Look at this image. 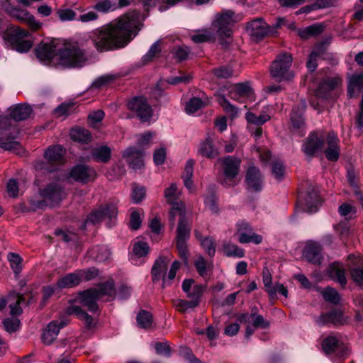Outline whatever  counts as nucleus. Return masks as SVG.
<instances>
[{
	"instance_id": "680f3d73",
	"label": "nucleus",
	"mask_w": 363,
	"mask_h": 363,
	"mask_svg": "<svg viewBox=\"0 0 363 363\" xmlns=\"http://www.w3.org/2000/svg\"><path fill=\"white\" fill-rule=\"evenodd\" d=\"M252 325L255 328L265 329L269 328V322L265 320L262 315L252 313Z\"/></svg>"
},
{
	"instance_id": "603ef678",
	"label": "nucleus",
	"mask_w": 363,
	"mask_h": 363,
	"mask_svg": "<svg viewBox=\"0 0 363 363\" xmlns=\"http://www.w3.org/2000/svg\"><path fill=\"white\" fill-rule=\"evenodd\" d=\"M171 52L177 62H182L188 58L190 49L186 45H179L174 47Z\"/></svg>"
},
{
	"instance_id": "c03bdc74",
	"label": "nucleus",
	"mask_w": 363,
	"mask_h": 363,
	"mask_svg": "<svg viewBox=\"0 0 363 363\" xmlns=\"http://www.w3.org/2000/svg\"><path fill=\"white\" fill-rule=\"evenodd\" d=\"M340 347V341L335 336H328L323 340L322 343L323 350L328 354L336 352Z\"/></svg>"
},
{
	"instance_id": "f8f14e48",
	"label": "nucleus",
	"mask_w": 363,
	"mask_h": 363,
	"mask_svg": "<svg viewBox=\"0 0 363 363\" xmlns=\"http://www.w3.org/2000/svg\"><path fill=\"white\" fill-rule=\"evenodd\" d=\"M118 209L115 205L108 204L104 206L93 210L88 216L85 224L91 223L92 224L99 223L104 218H108L110 220L116 218Z\"/></svg>"
},
{
	"instance_id": "864d4df0",
	"label": "nucleus",
	"mask_w": 363,
	"mask_h": 363,
	"mask_svg": "<svg viewBox=\"0 0 363 363\" xmlns=\"http://www.w3.org/2000/svg\"><path fill=\"white\" fill-rule=\"evenodd\" d=\"M245 118L248 123L255 125H262L270 119V116L268 114H261L257 116L252 112H247Z\"/></svg>"
},
{
	"instance_id": "6e6d98bb",
	"label": "nucleus",
	"mask_w": 363,
	"mask_h": 363,
	"mask_svg": "<svg viewBox=\"0 0 363 363\" xmlns=\"http://www.w3.org/2000/svg\"><path fill=\"white\" fill-rule=\"evenodd\" d=\"M194 266L201 277L206 278L208 276V270L210 268V265L202 256H199L197 258L194 262Z\"/></svg>"
},
{
	"instance_id": "ddd939ff",
	"label": "nucleus",
	"mask_w": 363,
	"mask_h": 363,
	"mask_svg": "<svg viewBox=\"0 0 363 363\" xmlns=\"http://www.w3.org/2000/svg\"><path fill=\"white\" fill-rule=\"evenodd\" d=\"M96 173L94 168L86 164H77L73 167L69 172V177L75 182L86 184L94 181Z\"/></svg>"
},
{
	"instance_id": "f03ea898",
	"label": "nucleus",
	"mask_w": 363,
	"mask_h": 363,
	"mask_svg": "<svg viewBox=\"0 0 363 363\" xmlns=\"http://www.w3.org/2000/svg\"><path fill=\"white\" fill-rule=\"evenodd\" d=\"M130 24H107L89 33L95 48L99 52L125 47L131 39Z\"/></svg>"
},
{
	"instance_id": "0e129e2a",
	"label": "nucleus",
	"mask_w": 363,
	"mask_h": 363,
	"mask_svg": "<svg viewBox=\"0 0 363 363\" xmlns=\"http://www.w3.org/2000/svg\"><path fill=\"white\" fill-rule=\"evenodd\" d=\"M29 211H36L38 210H44L50 206L49 203L45 199H30L29 201Z\"/></svg>"
},
{
	"instance_id": "69168bd1",
	"label": "nucleus",
	"mask_w": 363,
	"mask_h": 363,
	"mask_svg": "<svg viewBox=\"0 0 363 363\" xmlns=\"http://www.w3.org/2000/svg\"><path fill=\"white\" fill-rule=\"evenodd\" d=\"M116 79L115 75L113 74H106L98 77L93 83L92 86L95 88H100L101 86H106L109 84L111 82L113 81Z\"/></svg>"
},
{
	"instance_id": "13d9d810",
	"label": "nucleus",
	"mask_w": 363,
	"mask_h": 363,
	"mask_svg": "<svg viewBox=\"0 0 363 363\" xmlns=\"http://www.w3.org/2000/svg\"><path fill=\"white\" fill-rule=\"evenodd\" d=\"M8 259L14 273L16 274L20 273L22 269L21 257L18 254L10 252L8 254Z\"/></svg>"
},
{
	"instance_id": "f3484780",
	"label": "nucleus",
	"mask_w": 363,
	"mask_h": 363,
	"mask_svg": "<svg viewBox=\"0 0 363 363\" xmlns=\"http://www.w3.org/2000/svg\"><path fill=\"white\" fill-rule=\"evenodd\" d=\"M321 202L319 190L315 187H309L304 198L303 209L309 213H315L321 205Z\"/></svg>"
},
{
	"instance_id": "de8ad7c7",
	"label": "nucleus",
	"mask_w": 363,
	"mask_h": 363,
	"mask_svg": "<svg viewBox=\"0 0 363 363\" xmlns=\"http://www.w3.org/2000/svg\"><path fill=\"white\" fill-rule=\"evenodd\" d=\"M223 248L227 257L241 258L245 256V250L237 245L225 242L223 244Z\"/></svg>"
},
{
	"instance_id": "423d86ee",
	"label": "nucleus",
	"mask_w": 363,
	"mask_h": 363,
	"mask_svg": "<svg viewBox=\"0 0 363 363\" xmlns=\"http://www.w3.org/2000/svg\"><path fill=\"white\" fill-rule=\"evenodd\" d=\"M293 61L292 55L284 52L278 55L271 65L270 72L272 77L278 82L290 80L294 75L290 71Z\"/></svg>"
},
{
	"instance_id": "2eb2a0df",
	"label": "nucleus",
	"mask_w": 363,
	"mask_h": 363,
	"mask_svg": "<svg viewBox=\"0 0 363 363\" xmlns=\"http://www.w3.org/2000/svg\"><path fill=\"white\" fill-rule=\"evenodd\" d=\"M245 182L248 190L260 191L263 188V176L259 169L255 166H250L246 172Z\"/></svg>"
},
{
	"instance_id": "7ed1b4c3",
	"label": "nucleus",
	"mask_w": 363,
	"mask_h": 363,
	"mask_svg": "<svg viewBox=\"0 0 363 363\" xmlns=\"http://www.w3.org/2000/svg\"><path fill=\"white\" fill-rule=\"evenodd\" d=\"M3 25L0 24V35H3L5 43L18 52H28L33 45L31 33L15 26L5 29Z\"/></svg>"
},
{
	"instance_id": "6e6552de",
	"label": "nucleus",
	"mask_w": 363,
	"mask_h": 363,
	"mask_svg": "<svg viewBox=\"0 0 363 363\" xmlns=\"http://www.w3.org/2000/svg\"><path fill=\"white\" fill-rule=\"evenodd\" d=\"M40 195L49 203L50 207L58 206L65 199L64 188L58 183L53 182L40 190Z\"/></svg>"
},
{
	"instance_id": "09e8293b",
	"label": "nucleus",
	"mask_w": 363,
	"mask_h": 363,
	"mask_svg": "<svg viewBox=\"0 0 363 363\" xmlns=\"http://www.w3.org/2000/svg\"><path fill=\"white\" fill-rule=\"evenodd\" d=\"M91 255L97 262H105L110 258L111 252L106 246H96L91 250Z\"/></svg>"
},
{
	"instance_id": "0eeeda50",
	"label": "nucleus",
	"mask_w": 363,
	"mask_h": 363,
	"mask_svg": "<svg viewBox=\"0 0 363 363\" xmlns=\"http://www.w3.org/2000/svg\"><path fill=\"white\" fill-rule=\"evenodd\" d=\"M179 216V224L177 230V240H188L190 237L191 228L185 218V212L182 207L176 206L169 211V222L172 228L175 224V218Z\"/></svg>"
},
{
	"instance_id": "2f4dec72",
	"label": "nucleus",
	"mask_w": 363,
	"mask_h": 363,
	"mask_svg": "<svg viewBox=\"0 0 363 363\" xmlns=\"http://www.w3.org/2000/svg\"><path fill=\"white\" fill-rule=\"evenodd\" d=\"M6 12L15 20L23 23H36L35 17L26 9L11 6L6 8Z\"/></svg>"
},
{
	"instance_id": "473e14b6",
	"label": "nucleus",
	"mask_w": 363,
	"mask_h": 363,
	"mask_svg": "<svg viewBox=\"0 0 363 363\" xmlns=\"http://www.w3.org/2000/svg\"><path fill=\"white\" fill-rule=\"evenodd\" d=\"M67 313L68 315L75 314L79 320L84 322L87 329H90L94 326V318L78 306L68 307Z\"/></svg>"
},
{
	"instance_id": "aec40b11",
	"label": "nucleus",
	"mask_w": 363,
	"mask_h": 363,
	"mask_svg": "<svg viewBox=\"0 0 363 363\" xmlns=\"http://www.w3.org/2000/svg\"><path fill=\"white\" fill-rule=\"evenodd\" d=\"M97 292L95 288H90L83 291L79 294L80 303L91 313L99 311L97 301L99 299L97 296Z\"/></svg>"
},
{
	"instance_id": "dca6fc26",
	"label": "nucleus",
	"mask_w": 363,
	"mask_h": 363,
	"mask_svg": "<svg viewBox=\"0 0 363 363\" xmlns=\"http://www.w3.org/2000/svg\"><path fill=\"white\" fill-rule=\"evenodd\" d=\"M206 286L203 284H197L192 279H184L182 283V290L186 296L191 301H196L199 305Z\"/></svg>"
},
{
	"instance_id": "4d7b16f0",
	"label": "nucleus",
	"mask_w": 363,
	"mask_h": 363,
	"mask_svg": "<svg viewBox=\"0 0 363 363\" xmlns=\"http://www.w3.org/2000/svg\"><path fill=\"white\" fill-rule=\"evenodd\" d=\"M201 245L207 254L213 257L216 254V242L211 237H205L201 240Z\"/></svg>"
},
{
	"instance_id": "f704fd0d",
	"label": "nucleus",
	"mask_w": 363,
	"mask_h": 363,
	"mask_svg": "<svg viewBox=\"0 0 363 363\" xmlns=\"http://www.w3.org/2000/svg\"><path fill=\"white\" fill-rule=\"evenodd\" d=\"M180 192L178 191L175 184H172L169 187L164 190V196L167 201L173 205L171 209L176 206L182 207L185 211V206L182 202H178L179 199Z\"/></svg>"
},
{
	"instance_id": "9d476101",
	"label": "nucleus",
	"mask_w": 363,
	"mask_h": 363,
	"mask_svg": "<svg viewBox=\"0 0 363 363\" xmlns=\"http://www.w3.org/2000/svg\"><path fill=\"white\" fill-rule=\"evenodd\" d=\"M281 24H247L245 30L255 41H259L268 35H273Z\"/></svg>"
},
{
	"instance_id": "4468645a",
	"label": "nucleus",
	"mask_w": 363,
	"mask_h": 363,
	"mask_svg": "<svg viewBox=\"0 0 363 363\" xmlns=\"http://www.w3.org/2000/svg\"><path fill=\"white\" fill-rule=\"evenodd\" d=\"M342 83L340 77H328L323 79L315 90L316 97L328 99L332 96V92Z\"/></svg>"
},
{
	"instance_id": "a18cd8bd",
	"label": "nucleus",
	"mask_w": 363,
	"mask_h": 363,
	"mask_svg": "<svg viewBox=\"0 0 363 363\" xmlns=\"http://www.w3.org/2000/svg\"><path fill=\"white\" fill-rule=\"evenodd\" d=\"M363 89V74H354L352 75L349 81L347 87V93L350 97H352L355 91L357 90L360 91Z\"/></svg>"
},
{
	"instance_id": "cd10ccee",
	"label": "nucleus",
	"mask_w": 363,
	"mask_h": 363,
	"mask_svg": "<svg viewBox=\"0 0 363 363\" xmlns=\"http://www.w3.org/2000/svg\"><path fill=\"white\" fill-rule=\"evenodd\" d=\"M319 325L326 324L342 325L344 323L342 313L339 310H333L328 313L322 314L317 320Z\"/></svg>"
},
{
	"instance_id": "f257e3e1",
	"label": "nucleus",
	"mask_w": 363,
	"mask_h": 363,
	"mask_svg": "<svg viewBox=\"0 0 363 363\" xmlns=\"http://www.w3.org/2000/svg\"><path fill=\"white\" fill-rule=\"evenodd\" d=\"M35 55L42 62H50L55 60L64 67H82L87 60L86 52L77 42H66L57 49L54 41L42 42L35 48Z\"/></svg>"
},
{
	"instance_id": "39448f33",
	"label": "nucleus",
	"mask_w": 363,
	"mask_h": 363,
	"mask_svg": "<svg viewBox=\"0 0 363 363\" xmlns=\"http://www.w3.org/2000/svg\"><path fill=\"white\" fill-rule=\"evenodd\" d=\"M126 106L133 117H136L141 123L150 122L153 116V109L143 96L132 97L127 101Z\"/></svg>"
},
{
	"instance_id": "9b49d317",
	"label": "nucleus",
	"mask_w": 363,
	"mask_h": 363,
	"mask_svg": "<svg viewBox=\"0 0 363 363\" xmlns=\"http://www.w3.org/2000/svg\"><path fill=\"white\" fill-rule=\"evenodd\" d=\"M238 235V241L240 243L245 244L253 242L259 245L262 241V237L260 235L253 233L251 225L245 221H240L236 225Z\"/></svg>"
},
{
	"instance_id": "774afa93",
	"label": "nucleus",
	"mask_w": 363,
	"mask_h": 363,
	"mask_svg": "<svg viewBox=\"0 0 363 363\" xmlns=\"http://www.w3.org/2000/svg\"><path fill=\"white\" fill-rule=\"evenodd\" d=\"M350 275L354 282L359 286H363V267L352 268L350 270Z\"/></svg>"
},
{
	"instance_id": "37998d69",
	"label": "nucleus",
	"mask_w": 363,
	"mask_h": 363,
	"mask_svg": "<svg viewBox=\"0 0 363 363\" xmlns=\"http://www.w3.org/2000/svg\"><path fill=\"white\" fill-rule=\"evenodd\" d=\"M70 137L72 140L80 143H88L91 140V135L89 131L80 128L72 129Z\"/></svg>"
},
{
	"instance_id": "338daca9",
	"label": "nucleus",
	"mask_w": 363,
	"mask_h": 363,
	"mask_svg": "<svg viewBox=\"0 0 363 363\" xmlns=\"http://www.w3.org/2000/svg\"><path fill=\"white\" fill-rule=\"evenodd\" d=\"M214 74L218 78L227 79L233 76V69L228 66H222L213 69Z\"/></svg>"
},
{
	"instance_id": "72a5a7b5",
	"label": "nucleus",
	"mask_w": 363,
	"mask_h": 363,
	"mask_svg": "<svg viewBox=\"0 0 363 363\" xmlns=\"http://www.w3.org/2000/svg\"><path fill=\"white\" fill-rule=\"evenodd\" d=\"M32 113L30 106L24 104H18L11 108L10 117L16 121L28 119Z\"/></svg>"
},
{
	"instance_id": "c85d7f7f",
	"label": "nucleus",
	"mask_w": 363,
	"mask_h": 363,
	"mask_svg": "<svg viewBox=\"0 0 363 363\" xmlns=\"http://www.w3.org/2000/svg\"><path fill=\"white\" fill-rule=\"evenodd\" d=\"M97 292L99 298L106 297V301H110L116 297V290L114 287V282L113 280H109L106 282L101 283L97 287H94Z\"/></svg>"
},
{
	"instance_id": "c9c22d12",
	"label": "nucleus",
	"mask_w": 363,
	"mask_h": 363,
	"mask_svg": "<svg viewBox=\"0 0 363 363\" xmlns=\"http://www.w3.org/2000/svg\"><path fill=\"white\" fill-rule=\"evenodd\" d=\"M92 159L97 162L106 163L111 156V150L106 145L94 147L91 152Z\"/></svg>"
},
{
	"instance_id": "4be33fe9",
	"label": "nucleus",
	"mask_w": 363,
	"mask_h": 363,
	"mask_svg": "<svg viewBox=\"0 0 363 363\" xmlns=\"http://www.w3.org/2000/svg\"><path fill=\"white\" fill-rule=\"evenodd\" d=\"M65 150L62 145L50 146L44 152V157L52 165L60 166L64 164Z\"/></svg>"
},
{
	"instance_id": "a878e982",
	"label": "nucleus",
	"mask_w": 363,
	"mask_h": 363,
	"mask_svg": "<svg viewBox=\"0 0 363 363\" xmlns=\"http://www.w3.org/2000/svg\"><path fill=\"white\" fill-rule=\"evenodd\" d=\"M328 274L332 279L337 281L342 287L346 286L345 269L342 263L335 262L330 264L328 269Z\"/></svg>"
},
{
	"instance_id": "052dcab7",
	"label": "nucleus",
	"mask_w": 363,
	"mask_h": 363,
	"mask_svg": "<svg viewBox=\"0 0 363 363\" xmlns=\"http://www.w3.org/2000/svg\"><path fill=\"white\" fill-rule=\"evenodd\" d=\"M285 167L282 162L277 160L273 162L272 164V173L274 178L278 181L282 179L284 176Z\"/></svg>"
},
{
	"instance_id": "1a4fd4ad",
	"label": "nucleus",
	"mask_w": 363,
	"mask_h": 363,
	"mask_svg": "<svg viewBox=\"0 0 363 363\" xmlns=\"http://www.w3.org/2000/svg\"><path fill=\"white\" fill-rule=\"evenodd\" d=\"M324 138L322 133L314 131L306 138L302 145V151L308 157H313L323 147Z\"/></svg>"
},
{
	"instance_id": "bb28decb",
	"label": "nucleus",
	"mask_w": 363,
	"mask_h": 363,
	"mask_svg": "<svg viewBox=\"0 0 363 363\" xmlns=\"http://www.w3.org/2000/svg\"><path fill=\"white\" fill-rule=\"evenodd\" d=\"M198 152L203 157L209 159L214 158L219 155L218 150L213 144V140L210 135L201 143Z\"/></svg>"
},
{
	"instance_id": "e2e57ef3",
	"label": "nucleus",
	"mask_w": 363,
	"mask_h": 363,
	"mask_svg": "<svg viewBox=\"0 0 363 363\" xmlns=\"http://www.w3.org/2000/svg\"><path fill=\"white\" fill-rule=\"evenodd\" d=\"M80 275V280L82 281H90L95 279L99 276V270L95 267H91L84 270L79 271Z\"/></svg>"
},
{
	"instance_id": "e433bc0d",
	"label": "nucleus",
	"mask_w": 363,
	"mask_h": 363,
	"mask_svg": "<svg viewBox=\"0 0 363 363\" xmlns=\"http://www.w3.org/2000/svg\"><path fill=\"white\" fill-rule=\"evenodd\" d=\"M81 282L79 272L69 273L65 276L60 277L57 283V287L60 289L72 288L77 286Z\"/></svg>"
},
{
	"instance_id": "79ce46f5",
	"label": "nucleus",
	"mask_w": 363,
	"mask_h": 363,
	"mask_svg": "<svg viewBox=\"0 0 363 363\" xmlns=\"http://www.w3.org/2000/svg\"><path fill=\"white\" fill-rule=\"evenodd\" d=\"M14 301V303H9L10 313L11 315H19L22 313V308L20 305L25 301L23 295L13 294L9 296V302Z\"/></svg>"
},
{
	"instance_id": "4c0bfd02",
	"label": "nucleus",
	"mask_w": 363,
	"mask_h": 363,
	"mask_svg": "<svg viewBox=\"0 0 363 363\" xmlns=\"http://www.w3.org/2000/svg\"><path fill=\"white\" fill-rule=\"evenodd\" d=\"M145 20V15L139 11L129 10L115 20V23H142Z\"/></svg>"
},
{
	"instance_id": "a19ab883",
	"label": "nucleus",
	"mask_w": 363,
	"mask_h": 363,
	"mask_svg": "<svg viewBox=\"0 0 363 363\" xmlns=\"http://www.w3.org/2000/svg\"><path fill=\"white\" fill-rule=\"evenodd\" d=\"M324 29L323 24H311L303 29H298L297 34L301 39L306 40L320 34Z\"/></svg>"
},
{
	"instance_id": "20e7f679",
	"label": "nucleus",
	"mask_w": 363,
	"mask_h": 363,
	"mask_svg": "<svg viewBox=\"0 0 363 363\" xmlns=\"http://www.w3.org/2000/svg\"><path fill=\"white\" fill-rule=\"evenodd\" d=\"M218 162L220 163L223 178L220 179V184L225 187H232L237 185L235 178L239 174L241 160L235 156H225L220 157Z\"/></svg>"
},
{
	"instance_id": "49530a36",
	"label": "nucleus",
	"mask_w": 363,
	"mask_h": 363,
	"mask_svg": "<svg viewBox=\"0 0 363 363\" xmlns=\"http://www.w3.org/2000/svg\"><path fill=\"white\" fill-rule=\"evenodd\" d=\"M331 6L330 0H316L313 4L306 5L296 12V14L308 13L313 11L328 8Z\"/></svg>"
},
{
	"instance_id": "412c9836",
	"label": "nucleus",
	"mask_w": 363,
	"mask_h": 363,
	"mask_svg": "<svg viewBox=\"0 0 363 363\" xmlns=\"http://www.w3.org/2000/svg\"><path fill=\"white\" fill-rule=\"evenodd\" d=\"M327 148L325 150V155L329 161L335 162L340 156V147L339 139L334 132H329L326 137Z\"/></svg>"
},
{
	"instance_id": "5701e85b",
	"label": "nucleus",
	"mask_w": 363,
	"mask_h": 363,
	"mask_svg": "<svg viewBox=\"0 0 363 363\" xmlns=\"http://www.w3.org/2000/svg\"><path fill=\"white\" fill-rule=\"evenodd\" d=\"M303 256L308 262L319 265L323 259L322 247L318 243L309 242L303 249Z\"/></svg>"
},
{
	"instance_id": "7c9ffc66",
	"label": "nucleus",
	"mask_w": 363,
	"mask_h": 363,
	"mask_svg": "<svg viewBox=\"0 0 363 363\" xmlns=\"http://www.w3.org/2000/svg\"><path fill=\"white\" fill-rule=\"evenodd\" d=\"M242 20V13H235L232 10L223 9L216 14L213 23H238Z\"/></svg>"
},
{
	"instance_id": "c756f323",
	"label": "nucleus",
	"mask_w": 363,
	"mask_h": 363,
	"mask_svg": "<svg viewBox=\"0 0 363 363\" xmlns=\"http://www.w3.org/2000/svg\"><path fill=\"white\" fill-rule=\"evenodd\" d=\"M230 94L231 99L241 102L243 98L250 97L252 94V90L248 82L240 83L234 86Z\"/></svg>"
},
{
	"instance_id": "393cba45",
	"label": "nucleus",
	"mask_w": 363,
	"mask_h": 363,
	"mask_svg": "<svg viewBox=\"0 0 363 363\" xmlns=\"http://www.w3.org/2000/svg\"><path fill=\"white\" fill-rule=\"evenodd\" d=\"M149 252L148 245L143 241H138L133 244V253L130 260L134 265H140L144 262V258Z\"/></svg>"
},
{
	"instance_id": "6ab92c4d",
	"label": "nucleus",
	"mask_w": 363,
	"mask_h": 363,
	"mask_svg": "<svg viewBox=\"0 0 363 363\" xmlns=\"http://www.w3.org/2000/svg\"><path fill=\"white\" fill-rule=\"evenodd\" d=\"M68 324L67 320L50 322L42 334V341L45 345H50L57 337L60 330Z\"/></svg>"
},
{
	"instance_id": "5fc2aeb1",
	"label": "nucleus",
	"mask_w": 363,
	"mask_h": 363,
	"mask_svg": "<svg viewBox=\"0 0 363 363\" xmlns=\"http://www.w3.org/2000/svg\"><path fill=\"white\" fill-rule=\"evenodd\" d=\"M203 106L204 103L200 98L193 97L186 103L185 110L187 113L192 114L200 110Z\"/></svg>"
},
{
	"instance_id": "3c124183",
	"label": "nucleus",
	"mask_w": 363,
	"mask_h": 363,
	"mask_svg": "<svg viewBox=\"0 0 363 363\" xmlns=\"http://www.w3.org/2000/svg\"><path fill=\"white\" fill-rule=\"evenodd\" d=\"M0 147L5 150H17L21 147L18 142L15 140V138L11 135L7 137H0Z\"/></svg>"
},
{
	"instance_id": "8fccbe9b",
	"label": "nucleus",
	"mask_w": 363,
	"mask_h": 363,
	"mask_svg": "<svg viewBox=\"0 0 363 363\" xmlns=\"http://www.w3.org/2000/svg\"><path fill=\"white\" fill-rule=\"evenodd\" d=\"M153 318L152 314L145 311L141 310L137 315L138 325L144 329L150 328L152 324Z\"/></svg>"
},
{
	"instance_id": "58836bf2",
	"label": "nucleus",
	"mask_w": 363,
	"mask_h": 363,
	"mask_svg": "<svg viewBox=\"0 0 363 363\" xmlns=\"http://www.w3.org/2000/svg\"><path fill=\"white\" fill-rule=\"evenodd\" d=\"M216 33L211 29L197 30L191 36L195 43H212L216 40Z\"/></svg>"
},
{
	"instance_id": "a211bd4d",
	"label": "nucleus",
	"mask_w": 363,
	"mask_h": 363,
	"mask_svg": "<svg viewBox=\"0 0 363 363\" xmlns=\"http://www.w3.org/2000/svg\"><path fill=\"white\" fill-rule=\"evenodd\" d=\"M143 156V150L135 147L127 148L123 153V158L126 160L130 167L135 170L141 169L144 167Z\"/></svg>"
},
{
	"instance_id": "b1692460",
	"label": "nucleus",
	"mask_w": 363,
	"mask_h": 363,
	"mask_svg": "<svg viewBox=\"0 0 363 363\" xmlns=\"http://www.w3.org/2000/svg\"><path fill=\"white\" fill-rule=\"evenodd\" d=\"M167 269V262L164 257H158L155 260L152 267L151 274L152 281H157L162 279V288H164L167 285H170V283H169L165 278V272Z\"/></svg>"
},
{
	"instance_id": "bf43d9fd",
	"label": "nucleus",
	"mask_w": 363,
	"mask_h": 363,
	"mask_svg": "<svg viewBox=\"0 0 363 363\" xmlns=\"http://www.w3.org/2000/svg\"><path fill=\"white\" fill-rule=\"evenodd\" d=\"M323 296L326 301L335 304L338 303L340 300V297L338 292L335 289L330 287L326 288L323 291Z\"/></svg>"
},
{
	"instance_id": "ea45409f",
	"label": "nucleus",
	"mask_w": 363,
	"mask_h": 363,
	"mask_svg": "<svg viewBox=\"0 0 363 363\" xmlns=\"http://www.w3.org/2000/svg\"><path fill=\"white\" fill-rule=\"evenodd\" d=\"M291 121L293 133L302 137L305 134V123L302 114H298L295 108L292 110Z\"/></svg>"
}]
</instances>
